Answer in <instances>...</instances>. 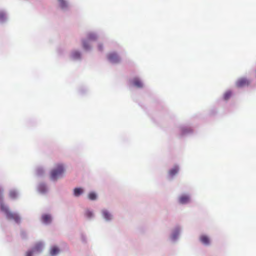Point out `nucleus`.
Listing matches in <instances>:
<instances>
[{
    "label": "nucleus",
    "mask_w": 256,
    "mask_h": 256,
    "mask_svg": "<svg viewBox=\"0 0 256 256\" xmlns=\"http://www.w3.org/2000/svg\"><path fill=\"white\" fill-rule=\"evenodd\" d=\"M108 60L112 63H117L120 61L118 54L116 52H111L108 55Z\"/></svg>",
    "instance_id": "4"
},
{
    "label": "nucleus",
    "mask_w": 256,
    "mask_h": 256,
    "mask_svg": "<svg viewBox=\"0 0 256 256\" xmlns=\"http://www.w3.org/2000/svg\"><path fill=\"white\" fill-rule=\"evenodd\" d=\"M132 84L138 88H141L143 86L142 82L138 78H134Z\"/></svg>",
    "instance_id": "7"
},
{
    "label": "nucleus",
    "mask_w": 256,
    "mask_h": 256,
    "mask_svg": "<svg viewBox=\"0 0 256 256\" xmlns=\"http://www.w3.org/2000/svg\"><path fill=\"white\" fill-rule=\"evenodd\" d=\"M83 192V190L82 188H75L74 190V194L76 196H78Z\"/></svg>",
    "instance_id": "12"
},
{
    "label": "nucleus",
    "mask_w": 256,
    "mask_h": 256,
    "mask_svg": "<svg viewBox=\"0 0 256 256\" xmlns=\"http://www.w3.org/2000/svg\"><path fill=\"white\" fill-rule=\"evenodd\" d=\"M96 36L94 33L90 32L88 34L87 36L88 41L84 40L82 42L83 48L86 50H89L90 48V46L88 44L89 42L96 40Z\"/></svg>",
    "instance_id": "3"
},
{
    "label": "nucleus",
    "mask_w": 256,
    "mask_h": 256,
    "mask_svg": "<svg viewBox=\"0 0 256 256\" xmlns=\"http://www.w3.org/2000/svg\"><path fill=\"white\" fill-rule=\"evenodd\" d=\"M60 250L58 249V248L56 246H54L51 248L50 250V254H51V256H54L58 254Z\"/></svg>",
    "instance_id": "10"
},
{
    "label": "nucleus",
    "mask_w": 256,
    "mask_h": 256,
    "mask_svg": "<svg viewBox=\"0 0 256 256\" xmlns=\"http://www.w3.org/2000/svg\"><path fill=\"white\" fill-rule=\"evenodd\" d=\"M190 201V198L188 196L182 195L179 198V202L182 204H185Z\"/></svg>",
    "instance_id": "6"
},
{
    "label": "nucleus",
    "mask_w": 256,
    "mask_h": 256,
    "mask_svg": "<svg viewBox=\"0 0 256 256\" xmlns=\"http://www.w3.org/2000/svg\"><path fill=\"white\" fill-rule=\"evenodd\" d=\"M88 198L90 200H95L96 198V194L94 192H90L88 195Z\"/></svg>",
    "instance_id": "16"
},
{
    "label": "nucleus",
    "mask_w": 256,
    "mask_h": 256,
    "mask_svg": "<svg viewBox=\"0 0 256 256\" xmlns=\"http://www.w3.org/2000/svg\"><path fill=\"white\" fill-rule=\"evenodd\" d=\"M64 169L62 164H58L56 168L52 170L50 178L52 180H56L60 178L64 172Z\"/></svg>",
    "instance_id": "2"
},
{
    "label": "nucleus",
    "mask_w": 256,
    "mask_h": 256,
    "mask_svg": "<svg viewBox=\"0 0 256 256\" xmlns=\"http://www.w3.org/2000/svg\"><path fill=\"white\" fill-rule=\"evenodd\" d=\"M85 215L88 218H91L93 216V214L92 212H90V210H86V212Z\"/></svg>",
    "instance_id": "19"
},
{
    "label": "nucleus",
    "mask_w": 256,
    "mask_h": 256,
    "mask_svg": "<svg viewBox=\"0 0 256 256\" xmlns=\"http://www.w3.org/2000/svg\"><path fill=\"white\" fill-rule=\"evenodd\" d=\"M72 56L74 58H79L80 57V54L78 52H75L72 54Z\"/></svg>",
    "instance_id": "20"
},
{
    "label": "nucleus",
    "mask_w": 256,
    "mask_h": 256,
    "mask_svg": "<svg viewBox=\"0 0 256 256\" xmlns=\"http://www.w3.org/2000/svg\"><path fill=\"white\" fill-rule=\"evenodd\" d=\"M98 48L100 51L102 50V44H99L98 46Z\"/></svg>",
    "instance_id": "22"
},
{
    "label": "nucleus",
    "mask_w": 256,
    "mask_h": 256,
    "mask_svg": "<svg viewBox=\"0 0 256 256\" xmlns=\"http://www.w3.org/2000/svg\"><path fill=\"white\" fill-rule=\"evenodd\" d=\"M200 240L204 244H208L210 243L208 238L204 235H202L200 237Z\"/></svg>",
    "instance_id": "9"
},
{
    "label": "nucleus",
    "mask_w": 256,
    "mask_h": 256,
    "mask_svg": "<svg viewBox=\"0 0 256 256\" xmlns=\"http://www.w3.org/2000/svg\"><path fill=\"white\" fill-rule=\"evenodd\" d=\"M32 251H28L26 252V256H32Z\"/></svg>",
    "instance_id": "21"
},
{
    "label": "nucleus",
    "mask_w": 256,
    "mask_h": 256,
    "mask_svg": "<svg viewBox=\"0 0 256 256\" xmlns=\"http://www.w3.org/2000/svg\"><path fill=\"white\" fill-rule=\"evenodd\" d=\"M42 243H38L35 246L34 248V250L36 251H38L42 249Z\"/></svg>",
    "instance_id": "17"
},
{
    "label": "nucleus",
    "mask_w": 256,
    "mask_h": 256,
    "mask_svg": "<svg viewBox=\"0 0 256 256\" xmlns=\"http://www.w3.org/2000/svg\"><path fill=\"white\" fill-rule=\"evenodd\" d=\"M102 214L104 218L107 220H110L112 218L111 214L106 210H104L102 211Z\"/></svg>",
    "instance_id": "13"
},
{
    "label": "nucleus",
    "mask_w": 256,
    "mask_h": 256,
    "mask_svg": "<svg viewBox=\"0 0 256 256\" xmlns=\"http://www.w3.org/2000/svg\"><path fill=\"white\" fill-rule=\"evenodd\" d=\"M3 196L2 192L0 191V209L2 211L4 212L8 219L14 220L16 222H19L20 221V218L16 214L12 212H10L8 208L2 202Z\"/></svg>",
    "instance_id": "1"
},
{
    "label": "nucleus",
    "mask_w": 256,
    "mask_h": 256,
    "mask_svg": "<svg viewBox=\"0 0 256 256\" xmlns=\"http://www.w3.org/2000/svg\"><path fill=\"white\" fill-rule=\"evenodd\" d=\"M178 166H174L172 168L169 170L168 174L170 176H173L178 172Z\"/></svg>",
    "instance_id": "8"
},
{
    "label": "nucleus",
    "mask_w": 256,
    "mask_h": 256,
    "mask_svg": "<svg viewBox=\"0 0 256 256\" xmlns=\"http://www.w3.org/2000/svg\"><path fill=\"white\" fill-rule=\"evenodd\" d=\"M60 2V6L62 8L67 6V3L65 0H58Z\"/></svg>",
    "instance_id": "18"
},
{
    "label": "nucleus",
    "mask_w": 256,
    "mask_h": 256,
    "mask_svg": "<svg viewBox=\"0 0 256 256\" xmlns=\"http://www.w3.org/2000/svg\"><path fill=\"white\" fill-rule=\"evenodd\" d=\"M42 222L45 224H48L51 221V218L50 215L44 214L42 216Z\"/></svg>",
    "instance_id": "11"
},
{
    "label": "nucleus",
    "mask_w": 256,
    "mask_h": 256,
    "mask_svg": "<svg viewBox=\"0 0 256 256\" xmlns=\"http://www.w3.org/2000/svg\"><path fill=\"white\" fill-rule=\"evenodd\" d=\"M250 82L246 78H241L238 80L236 85L238 87H243L248 85Z\"/></svg>",
    "instance_id": "5"
},
{
    "label": "nucleus",
    "mask_w": 256,
    "mask_h": 256,
    "mask_svg": "<svg viewBox=\"0 0 256 256\" xmlns=\"http://www.w3.org/2000/svg\"><path fill=\"white\" fill-rule=\"evenodd\" d=\"M232 95V93L230 91L226 92L224 94V98L225 100H228Z\"/></svg>",
    "instance_id": "15"
},
{
    "label": "nucleus",
    "mask_w": 256,
    "mask_h": 256,
    "mask_svg": "<svg viewBox=\"0 0 256 256\" xmlns=\"http://www.w3.org/2000/svg\"><path fill=\"white\" fill-rule=\"evenodd\" d=\"M9 196L12 199H15L18 196V193L15 190H11L9 192Z\"/></svg>",
    "instance_id": "14"
}]
</instances>
